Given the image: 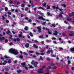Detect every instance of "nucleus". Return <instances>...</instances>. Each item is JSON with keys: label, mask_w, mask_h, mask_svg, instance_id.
Masks as SVG:
<instances>
[{"label": "nucleus", "mask_w": 74, "mask_h": 74, "mask_svg": "<svg viewBox=\"0 0 74 74\" xmlns=\"http://www.w3.org/2000/svg\"><path fill=\"white\" fill-rule=\"evenodd\" d=\"M43 60V58H42V57L41 56H40V59H38V60L39 61H40V60Z\"/></svg>", "instance_id": "obj_11"}, {"label": "nucleus", "mask_w": 74, "mask_h": 74, "mask_svg": "<svg viewBox=\"0 0 74 74\" xmlns=\"http://www.w3.org/2000/svg\"><path fill=\"white\" fill-rule=\"evenodd\" d=\"M52 8H53V10H55L56 8V9L59 10L61 11H63V9H59V6H58V5H57V7H56L55 6H52Z\"/></svg>", "instance_id": "obj_2"}, {"label": "nucleus", "mask_w": 74, "mask_h": 74, "mask_svg": "<svg viewBox=\"0 0 74 74\" xmlns=\"http://www.w3.org/2000/svg\"><path fill=\"white\" fill-rule=\"evenodd\" d=\"M13 45V43L12 42H11L9 43V45L10 46L12 45Z\"/></svg>", "instance_id": "obj_43"}, {"label": "nucleus", "mask_w": 74, "mask_h": 74, "mask_svg": "<svg viewBox=\"0 0 74 74\" xmlns=\"http://www.w3.org/2000/svg\"><path fill=\"white\" fill-rule=\"evenodd\" d=\"M47 69H51V66H49L47 67Z\"/></svg>", "instance_id": "obj_40"}, {"label": "nucleus", "mask_w": 74, "mask_h": 74, "mask_svg": "<svg viewBox=\"0 0 74 74\" xmlns=\"http://www.w3.org/2000/svg\"><path fill=\"white\" fill-rule=\"evenodd\" d=\"M69 36H70L71 37V36H74V35H72V34H69Z\"/></svg>", "instance_id": "obj_49"}, {"label": "nucleus", "mask_w": 74, "mask_h": 74, "mask_svg": "<svg viewBox=\"0 0 74 74\" xmlns=\"http://www.w3.org/2000/svg\"><path fill=\"white\" fill-rule=\"evenodd\" d=\"M18 36L19 37H20V38H22V34H19L18 35Z\"/></svg>", "instance_id": "obj_17"}, {"label": "nucleus", "mask_w": 74, "mask_h": 74, "mask_svg": "<svg viewBox=\"0 0 74 74\" xmlns=\"http://www.w3.org/2000/svg\"><path fill=\"white\" fill-rule=\"evenodd\" d=\"M20 4V2L18 1L17 3H16V4L17 5H18Z\"/></svg>", "instance_id": "obj_47"}, {"label": "nucleus", "mask_w": 74, "mask_h": 74, "mask_svg": "<svg viewBox=\"0 0 74 74\" xmlns=\"http://www.w3.org/2000/svg\"><path fill=\"white\" fill-rule=\"evenodd\" d=\"M58 34V32L57 31H55L54 32H53V34L54 36H57Z\"/></svg>", "instance_id": "obj_8"}, {"label": "nucleus", "mask_w": 74, "mask_h": 74, "mask_svg": "<svg viewBox=\"0 0 74 74\" xmlns=\"http://www.w3.org/2000/svg\"><path fill=\"white\" fill-rule=\"evenodd\" d=\"M4 70H5V71H9V69H8V68H5Z\"/></svg>", "instance_id": "obj_18"}, {"label": "nucleus", "mask_w": 74, "mask_h": 74, "mask_svg": "<svg viewBox=\"0 0 74 74\" xmlns=\"http://www.w3.org/2000/svg\"><path fill=\"white\" fill-rule=\"evenodd\" d=\"M11 61L10 60H9L8 61V63H9V64L11 63Z\"/></svg>", "instance_id": "obj_35"}, {"label": "nucleus", "mask_w": 74, "mask_h": 74, "mask_svg": "<svg viewBox=\"0 0 74 74\" xmlns=\"http://www.w3.org/2000/svg\"><path fill=\"white\" fill-rule=\"evenodd\" d=\"M9 36H10L9 37V38H10V40H13V38H12V35L10 34Z\"/></svg>", "instance_id": "obj_16"}, {"label": "nucleus", "mask_w": 74, "mask_h": 74, "mask_svg": "<svg viewBox=\"0 0 74 74\" xmlns=\"http://www.w3.org/2000/svg\"><path fill=\"white\" fill-rule=\"evenodd\" d=\"M46 59L47 60V61H50V60H51L49 58H47Z\"/></svg>", "instance_id": "obj_36"}, {"label": "nucleus", "mask_w": 74, "mask_h": 74, "mask_svg": "<svg viewBox=\"0 0 74 74\" xmlns=\"http://www.w3.org/2000/svg\"><path fill=\"white\" fill-rule=\"evenodd\" d=\"M38 18L39 19H42V20H43V21L45 20V19L44 18H43V17L42 16H39L38 17Z\"/></svg>", "instance_id": "obj_7"}, {"label": "nucleus", "mask_w": 74, "mask_h": 74, "mask_svg": "<svg viewBox=\"0 0 74 74\" xmlns=\"http://www.w3.org/2000/svg\"><path fill=\"white\" fill-rule=\"evenodd\" d=\"M6 22L7 23H9V21H8V20H6Z\"/></svg>", "instance_id": "obj_50"}, {"label": "nucleus", "mask_w": 74, "mask_h": 74, "mask_svg": "<svg viewBox=\"0 0 74 74\" xmlns=\"http://www.w3.org/2000/svg\"><path fill=\"white\" fill-rule=\"evenodd\" d=\"M29 35H30V36H31V37L33 36V34L32 32H30L29 33Z\"/></svg>", "instance_id": "obj_21"}, {"label": "nucleus", "mask_w": 74, "mask_h": 74, "mask_svg": "<svg viewBox=\"0 0 74 74\" xmlns=\"http://www.w3.org/2000/svg\"><path fill=\"white\" fill-rule=\"evenodd\" d=\"M47 8L48 10H49L50 9V6H48V5H47Z\"/></svg>", "instance_id": "obj_46"}, {"label": "nucleus", "mask_w": 74, "mask_h": 74, "mask_svg": "<svg viewBox=\"0 0 74 74\" xmlns=\"http://www.w3.org/2000/svg\"><path fill=\"white\" fill-rule=\"evenodd\" d=\"M24 29L25 30H28L29 29V27H28L26 26L24 28Z\"/></svg>", "instance_id": "obj_13"}, {"label": "nucleus", "mask_w": 74, "mask_h": 74, "mask_svg": "<svg viewBox=\"0 0 74 74\" xmlns=\"http://www.w3.org/2000/svg\"><path fill=\"white\" fill-rule=\"evenodd\" d=\"M67 20L68 21H71V19H70L69 18H67Z\"/></svg>", "instance_id": "obj_38"}, {"label": "nucleus", "mask_w": 74, "mask_h": 74, "mask_svg": "<svg viewBox=\"0 0 74 74\" xmlns=\"http://www.w3.org/2000/svg\"><path fill=\"white\" fill-rule=\"evenodd\" d=\"M23 55H26V56L28 55V54H27V53L25 52H24L23 53Z\"/></svg>", "instance_id": "obj_23"}, {"label": "nucleus", "mask_w": 74, "mask_h": 74, "mask_svg": "<svg viewBox=\"0 0 74 74\" xmlns=\"http://www.w3.org/2000/svg\"><path fill=\"white\" fill-rule=\"evenodd\" d=\"M0 59L1 60H4L5 59V58H3V57H1L0 58Z\"/></svg>", "instance_id": "obj_54"}, {"label": "nucleus", "mask_w": 74, "mask_h": 74, "mask_svg": "<svg viewBox=\"0 0 74 74\" xmlns=\"http://www.w3.org/2000/svg\"><path fill=\"white\" fill-rule=\"evenodd\" d=\"M16 41L18 42H20V39H19V38H17L16 39L15 38H14L13 39V41L14 42H15V41Z\"/></svg>", "instance_id": "obj_4"}, {"label": "nucleus", "mask_w": 74, "mask_h": 74, "mask_svg": "<svg viewBox=\"0 0 74 74\" xmlns=\"http://www.w3.org/2000/svg\"><path fill=\"white\" fill-rule=\"evenodd\" d=\"M19 58H20V59H22L23 58V56L22 55H20L19 57H18Z\"/></svg>", "instance_id": "obj_14"}, {"label": "nucleus", "mask_w": 74, "mask_h": 74, "mask_svg": "<svg viewBox=\"0 0 74 74\" xmlns=\"http://www.w3.org/2000/svg\"><path fill=\"white\" fill-rule=\"evenodd\" d=\"M52 40H56V38L53 37L52 38Z\"/></svg>", "instance_id": "obj_59"}, {"label": "nucleus", "mask_w": 74, "mask_h": 74, "mask_svg": "<svg viewBox=\"0 0 74 74\" xmlns=\"http://www.w3.org/2000/svg\"><path fill=\"white\" fill-rule=\"evenodd\" d=\"M51 66H55V64L51 63Z\"/></svg>", "instance_id": "obj_53"}, {"label": "nucleus", "mask_w": 74, "mask_h": 74, "mask_svg": "<svg viewBox=\"0 0 74 74\" xmlns=\"http://www.w3.org/2000/svg\"><path fill=\"white\" fill-rule=\"evenodd\" d=\"M21 6L22 7H25V4H22Z\"/></svg>", "instance_id": "obj_28"}, {"label": "nucleus", "mask_w": 74, "mask_h": 74, "mask_svg": "<svg viewBox=\"0 0 74 74\" xmlns=\"http://www.w3.org/2000/svg\"><path fill=\"white\" fill-rule=\"evenodd\" d=\"M8 14L9 15H10L12 14L11 12H8Z\"/></svg>", "instance_id": "obj_32"}, {"label": "nucleus", "mask_w": 74, "mask_h": 74, "mask_svg": "<svg viewBox=\"0 0 74 74\" xmlns=\"http://www.w3.org/2000/svg\"><path fill=\"white\" fill-rule=\"evenodd\" d=\"M68 64H70V63H71V61H68Z\"/></svg>", "instance_id": "obj_48"}, {"label": "nucleus", "mask_w": 74, "mask_h": 74, "mask_svg": "<svg viewBox=\"0 0 74 74\" xmlns=\"http://www.w3.org/2000/svg\"><path fill=\"white\" fill-rule=\"evenodd\" d=\"M39 38H43V35H42L41 36H39Z\"/></svg>", "instance_id": "obj_25"}, {"label": "nucleus", "mask_w": 74, "mask_h": 74, "mask_svg": "<svg viewBox=\"0 0 74 74\" xmlns=\"http://www.w3.org/2000/svg\"><path fill=\"white\" fill-rule=\"evenodd\" d=\"M52 26H53V27H55V26H56V25H55L54 24H52Z\"/></svg>", "instance_id": "obj_55"}, {"label": "nucleus", "mask_w": 74, "mask_h": 74, "mask_svg": "<svg viewBox=\"0 0 74 74\" xmlns=\"http://www.w3.org/2000/svg\"><path fill=\"white\" fill-rule=\"evenodd\" d=\"M9 74V73H8V72H5V74Z\"/></svg>", "instance_id": "obj_64"}, {"label": "nucleus", "mask_w": 74, "mask_h": 74, "mask_svg": "<svg viewBox=\"0 0 74 74\" xmlns=\"http://www.w3.org/2000/svg\"><path fill=\"white\" fill-rule=\"evenodd\" d=\"M38 64V62H34V65H37Z\"/></svg>", "instance_id": "obj_19"}, {"label": "nucleus", "mask_w": 74, "mask_h": 74, "mask_svg": "<svg viewBox=\"0 0 74 74\" xmlns=\"http://www.w3.org/2000/svg\"><path fill=\"white\" fill-rule=\"evenodd\" d=\"M44 74H49V73H44Z\"/></svg>", "instance_id": "obj_63"}, {"label": "nucleus", "mask_w": 74, "mask_h": 74, "mask_svg": "<svg viewBox=\"0 0 74 74\" xmlns=\"http://www.w3.org/2000/svg\"><path fill=\"white\" fill-rule=\"evenodd\" d=\"M29 43H27L25 44V47L26 48H29Z\"/></svg>", "instance_id": "obj_9"}, {"label": "nucleus", "mask_w": 74, "mask_h": 74, "mask_svg": "<svg viewBox=\"0 0 74 74\" xmlns=\"http://www.w3.org/2000/svg\"><path fill=\"white\" fill-rule=\"evenodd\" d=\"M47 13V15H48V16H50V13L49 12H48Z\"/></svg>", "instance_id": "obj_61"}, {"label": "nucleus", "mask_w": 74, "mask_h": 74, "mask_svg": "<svg viewBox=\"0 0 74 74\" xmlns=\"http://www.w3.org/2000/svg\"><path fill=\"white\" fill-rule=\"evenodd\" d=\"M4 58H5V59H10V58L8 57L7 56H6L5 55L4 56Z\"/></svg>", "instance_id": "obj_27"}, {"label": "nucleus", "mask_w": 74, "mask_h": 74, "mask_svg": "<svg viewBox=\"0 0 74 74\" xmlns=\"http://www.w3.org/2000/svg\"><path fill=\"white\" fill-rule=\"evenodd\" d=\"M34 61L33 60H32V62H31V64H33L34 65Z\"/></svg>", "instance_id": "obj_26"}, {"label": "nucleus", "mask_w": 74, "mask_h": 74, "mask_svg": "<svg viewBox=\"0 0 74 74\" xmlns=\"http://www.w3.org/2000/svg\"><path fill=\"white\" fill-rule=\"evenodd\" d=\"M71 51H74V48L71 49Z\"/></svg>", "instance_id": "obj_44"}, {"label": "nucleus", "mask_w": 74, "mask_h": 74, "mask_svg": "<svg viewBox=\"0 0 74 74\" xmlns=\"http://www.w3.org/2000/svg\"><path fill=\"white\" fill-rule=\"evenodd\" d=\"M5 39V38L4 37H2V38L0 37V40L2 41L3 40H4Z\"/></svg>", "instance_id": "obj_12"}, {"label": "nucleus", "mask_w": 74, "mask_h": 74, "mask_svg": "<svg viewBox=\"0 0 74 74\" xmlns=\"http://www.w3.org/2000/svg\"><path fill=\"white\" fill-rule=\"evenodd\" d=\"M59 49L60 50V51H62V50H63V48L62 47H59Z\"/></svg>", "instance_id": "obj_52"}, {"label": "nucleus", "mask_w": 74, "mask_h": 74, "mask_svg": "<svg viewBox=\"0 0 74 74\" xmlns=\"http://www.w3.org/2000/svg\"><path fill=\"white\" fill-rule=\"evenodd\" d=\"M29 53H34V51H29Z\"/></svg>", "instance_id": "obj_39"}, {"label": "nucleus", "mask_w": 74, "mask_h": 74, "mask_svg": "<svg viewBox=\"0 0 74 74\" xmlns=\"http://www.w3.org/2000/svg\"><path fill=\"white\" fill-rule=\"evenodd\" d=\"M48 33L49 34H52V32L49 31H48Z\"/></svg>", "instance_id": "obj_45"}, {"label": "nucleus", "mask_w": 74, "mask_h": 74, "mask_svg": "<svg viewBox=\"0 0 74 74\" xmlns=\"http://www.w3.org/2000/svg\"><path fill=\"white\" fill-rule=\"evenodd\" d=\"M70 33H71V34H72V35H74V32L73 31L70 32Z\"/></svg>", "instance_id": "obj_41"}, {"label": "nucleus", "mask_w": 74, "mask_h": 74, "mask_svg": "<svg viewBox=\"0 0 74 74\" xmlns=\"http://www.w3.org/2000/svg\"><path fill=\"white\" fill-rule=\"evenodd\" d=\"M42 70H43L42 69H39L38 70V73H39V74H41L42 73H43L44 71H42Z\"/></svg>", "instance_id": "obj_3"}, {"label": "nucleus", "mask_w": 74, "mask_h": 74, "mask_svg": "<svg viewBox=\"0 0 74 74\" xmlns=\"http://www.w3.org/2000/svg\"><path fill=\"white\" fill-rule=\"evenodd\" d=\"M0 29H1V30H3V27H0Z\"/></svg>", "instance_id": "obj_60"}, {"label": "nucleus", "mask_w": 74, "mask_h": 74, "mask_svg": "<svg viewBox=\"0 0 74 74\" xmlns=\"http://www.w3.org/2000/svg\"><path fill=\"white\" fill-rule=\"evenodd\" d=\"M10 33V31L8 30L6 32V34H9L8 33Z\"/></svg>", "instance_id": "obj_20"}, {"label": "nucleus", "mask_w": 74, "mask_h": 74, "mask_svg": "<svg viewBox=\"0 0 74 74\" xmlns=\"http://www.w3.org/2000/svg\"><path fill=\"white\" fill-rule=\"evenodd\" d=\"M51 57H53V58H56V56L55 55H51Z\"/></svg>", "instance_id": "obj_24"}, {"label": "nucleus", "mask_w": 74, "mask_h": 74, "mask_svg": "<svg viewBox=\"0 0 74 74\" xmlns=\"http://www.w3.org/2000/svg\"><path fill=\"white\" fill-rule=\"evenodd\" d=\"M53 43H54V44H57V42L55 41H53Z\"/></svg>", "instance_id": "obj_58"}, {"label": "nucleus", "mask_w": 74, "mask_h": 74, "mask_svg": "<svg viewBox=\"0 0 74 74\" xmlns=\"http://www.w3.org/2000/svg\"><path fill=\"white\" fill-rule=\"evenodd\" d=\"M2 19L4 20H5V17H4V16L3 15H2Z\"/></svg>", "instance_id": "obj_29"}, {"label": "nucleus", "mask_w": 74, "mask_h": 74, "mask_svg": "<svg viewBox=\"0 0 74 74\" xmlns=\"http://www.w3.org/2000/svg\"><path fill=\"white\" fill-rule=\"evenodd\" d=\"M28 8L27 7V8H25V11H27V10H28Z\"/></svg>", "instance_id": "obj_57"}, {"label": "nucleus", "mask_w": 74, "mask_h": 74, "mask_svg": "<svg viewBox=\"0 0 74 74\" xmlns=\"http://www.w3.org/2000/svg\"><path fill=\"white\" fill-rule=\"evenodd\" d=\"M21 64L23 67H25L26 66V62H24L23 63H21Z\"/></svg>", "instance_id": "obj_10"}, {"label": "nucleus", "mask_w": 74, "mask_h": 74, "mask_svg": "<svg viewBox=\"0 0 74 74\" xmlns=\"http://www.w3.org/2000/svg\"><path fill=\"white\" fill-rule=\"evenodd\" d=\"M71 28V26H69V27H67V29H69H69H70Z\"/></svg>", "instance_id": "obj_51"}, {"label": "nucleus", "mask_w": 74, "mask_h": 74, "mask_svg": "<svg viewBox=\"0 0 74 74\" xmlns=\"http://www.w3.org/2000/svg\"><path fill=\"white\" fill-rule=\"evenodd\" d=\"M58 16H59V17H60L61 18L62 16V15L61 14L58 15Z\"/></svg>", "instance_id": "obj_37"}, {"label": "nucleus", "mask_w": 74, "mask_h": 74, "mask_svg": "<svg viewBox=\"0 0 74 74\" xmlns=\"http://www.w3.org/2000/svg\"><path fill=\"white\" fill-rule=\"evenodd\" d=\"M37 29H38V32H39L40 33H41L42 31H41V29L40 28V26L38 27H37Z\"/></svg>", "instance_id": "obj_6"}, {"label": "nucleus", "mask_w": 74, "mask_h": 74, "mask_svg": "<svg viewBox=\"0 0 74 74\" xmlns=\"http://www.w3.org/2000/svg\"><path fill=\"white\" fill-rule=\"evenodd\" d=\"M9 52L13 53L14 55H18V52L15 50L14 49L11 48L9 50Z\"/></svg>", "instance_id": "obj_1"}, {"label": "nucleus", "mask_w": 74, "mask_h": 74, "mask_svg": "<svg viewBox=\"0 0 74 74\" xmlns=\"http://www.w3.org/2000/svg\"><path fill=\"white\" fill-rule=\"evenodd\" d=\"M47 4V3H44L42 5L43 6H44V7H46V5Z\"/></svg>", "instance_id": "obj_30"}, {"label": "nucleus", "mask_w": 74, "mask_h": 74, "mask_svg": "<svg viewBox=\"0 0 74 74\" xmlns=\"http://www.w3.org/2000/svg\"><path fill=\"white\" fill-rule=\"evenodd\" d=\"M57 67L56 66H54L53 67V69H56Z\"/></svg>", "instance_id": "obj_31"}, {"label": "nucleus", "mask_w": 74, "mask_h": 74, "mask_svg": "<svg viewBox=\"0 0 74 74\" xmlns=\"http://www.w3.org/2000/svg\"><path fill=\"white\" fill-rule=\"evenodd\" d=\"M32 20H31V19H29L28 20V22H32Z\"/></svg>", "instance_id": "obj_56"}, {"label": "nucleus", "mask_w": 74, "mask_h": 74, "mask_svg": "<svg viewBox=\"0 0 74 74\" xmlns=\"http://www.w3.org/2000/svg\"><path fill=\"white\" fill-rule=\"evenodd\" d=\"M61 5H62V6H63L64 7H66V5L64 4H62Z\"/></svg>", "instance_id": "obj_33"}, {"label": "nucleus", "mask_w": 74, "mask_h": 74, "mask_svg": "<svg viewBox=\"0 0 74 74\" xmlns=\"http://www.w3.org/2000/svg\"><path fill=\"white\" fill-rule=\"evenodd\" d=\"M5 11H7V10H8V8L7 7H5Z\"/></svg>", "instance_id": "obj_34"}, {"label": "nucleus", "mask_w": 74, "mask_h": 74, "mask_svg": "<svg viewBox=\"0 0 74 74\" xmlns=\"http://www.w3.org/2000/svg\"><path fill=\"white\" fill-rule=\"evenodd\" d=\"M46 23V22H44L43 23H42V25H45Z\"/></svg>", "instance_id": "obj_62"}, {"label": "nucleus", "mask_w": 74, "mask_h": 74, "mask_svg": "<svg viewBox=\"0 0 74 74\" xmlns=\"http://www.w3.org/2000/svg\"><path fill=\"white\" fill-rule=\"evenodd\" d=\"M38 8V9H41L42 10H44V9L41 7H39Z\"/></svg>", "instance_id": "obj_22"}, {"label": "nucleus", "mask_w": 74, "mask_h": 74, "mask_svg": "<svg viewBox=\"0 0 74 74\" xmlns=\"http://www.w3.org/2000/svg\"><path fill=\"white\" fill-rule=\"evenodd\" d=\"M62 36H64V37H65V36H66V35L64 34V33H63L62 34Z\"/></svg>", "instance_id": "obj_42"}, {"label": "nucleus", "mask_w": 74, "mask_h": 74, "mask_svg": "<svg viewBox=\"0 0 74 74\" xmlns=\"http://www.w3.org/2000/svg\"><path fill=\"white\" fill-rule=\"evenodd\" d=\"M50 52H51V53H53V51L52 50H48L47 51V53H48V54H49Z\"/></svg>", "instance_id": "obj_5"}, {"label": "nucleus", "mask_w": 74, "mask_h": 74, "mask_svg": "<svg viewBox=\"0 0 74 74\" xmlns=\"http://www.w3.org/2000/svg\"><path fill=\"white\" fill-rule=\"evenodd\" d=\"M17 71V73H21V72L22 71V70H18Z\"/></svg>", "instance_id": "obj_15"}]
</instances>
